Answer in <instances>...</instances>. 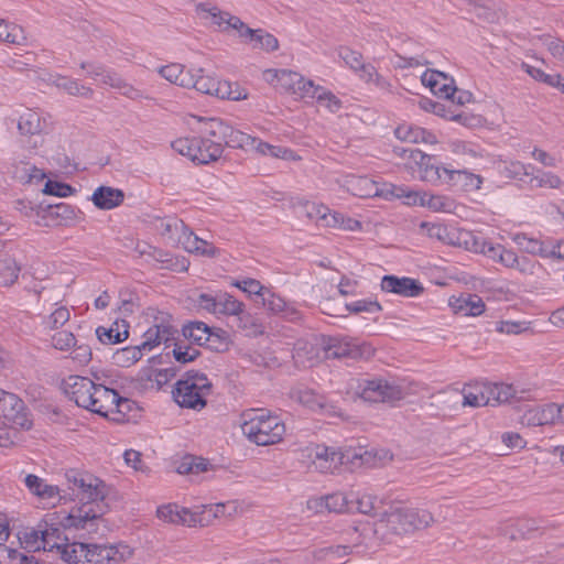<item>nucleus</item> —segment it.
<instances>
[{"label": "nucleus", "mask_w": 564, "mask_h": 564, "mask_svg": "<svg viewBox=\"0 0 564 564\" xmlns=\"http://www.w3.org/2000/svg\"><path fill=\"white\" fill-rule=\"evenodd\" d=\"M200 133L202 137L178 138L171 147L193 162L208 164L221 156L225 147L245 149L256 141L253 137L234 129L219 118L204 120Z\"/></svg>", "instance_id": "obj_1"}, {"label": "nucleus", "mask_w": 564, "mask_h": 564, "mask_svg": "<svg viewBox=\"0 0 564 564\" xmlns=\"http://www.w3.org/2000/svg\"><path fill=\"white\" fill-rule=\"evenodd\" d=\"M132 554L133 550L124 544L73 542L64 550L67 564H120L129 560Z\"/></svg>", "instance_id": "obj_2"}, {"label": "nucleus", "mask_w": 564, "mask_h": 564, "mask_svg": "<svg viewBox=\"0 0 564 564\" xmlns=\"http://www.w3.org/2000/svg\"><path fill=\"white\" fill-rule=\"evenodd\" d=\"M242 433L259 446L280 443L285 434V424L275 415L250 410L242 415Z\"/></svg>", "instance_id": "obj_3"}, {"label": "nucleus", "mask_w": 564, "mask_h": 564, "mask_svg": "<svg viewBox=\"0 0 564 564\" xmlns=\"http://www.w3.org/2000/svg\"><path fill=\"white\" fill-rule=\"evenodd\" d=\"M213 392V384L203 372L189 370L175 383L173 398L175 402L187 409L200 411L207 404V397Z\"/></svg>", "instance_id": "obj_4"}, {"label": "nucleus", "mask_w": 564, "mask_h": 564, "mask_svg": "<svg viewBox=\"0 0 564 564\" xmlns=\"http://www.w3.org/2000/svg\"><path fill=\"white\" fill-rule=\"evenodd\" d=\"M422 180L433 185H445L451 188L474 192L481 187L482 177L467 170L451 169L433 162L424 170Z\"/></svg>", "instance_id": "obj_5"}, {"label": "nucleus", "mask_w": 564, "mask_h": 564, "mask_svg": "<svg viewBox=\"0 0 564 564\" xmlns=\"http://www.w3.org/2000/svg\"><path fill=\"white\" fill-rule=\"evenodd\" d=\"M107 511L108 505L106 502H99L96 506L94 503H83L80 507L74 508L62 524L64 528L84 530L90 536H104L108 527L102 516Z\"/></svg>", "instance_id": "obj_6"}, {"label": "nucleus", "mask_w": 564, "mask_h": 564, "mask_svg": "<svg viewBox=\"0 0 564 564\" xmlns=\"http://www.w3.org/2000/svg\"><path fill=\"white\" fill-rule=\"evenodd\" d=\"M68 488L73 495L83 503L96 506L105 502L109 488L104 480L90 473L70 469L65 474Z\"/></svg>", "instance_id": "obj_7"}, {"label": "nucleus", "mask_w": 564, "mask_h": 564, "mask_svg": "<svg viewBox=\"0 0 564 564\" xmlns=\"http://www.w3.org/2000/svg\"><path fill=\"white\" fill-rule=\"evenodd\" d=\"M323 349L326 359H341L345 361L369 359L375 352L369 344L338 337H329L325 340Z\"/></svg>", "instance_id": "obj_8"}, {"label": "nucleus", "mask_w": 564, "mask_h": 564, "mask_svg": "<svg viewBox=\"0 0 564 564\" xmlns=\"http://www.w3.org/2000/svg\"><path fill=\"white\" fill-rule=\"evenodd\" d=\"M355 394L367 402H393L404 397L401 387L383 379L358 381Z\"/></svg>", "instance_id": "obj_9"}, {"label": "nucleus", "mask_w": 564, "mask_h": 564, "mask_svg": "<svg viewBox=\"0 0 564 564\" xmlns=\"http://www.w3.org/2000/svg\"><path fill=\"white\" fill-rule=\"evenodd\" d=\"M0 417L19 429L30 430L32 426L24 402L10 392L0 391Z\"/></svg>", "instance_id": "obj_10"}, {"label": "nucleus", "mask_w": 564, "mask_h": 564, "mask_svg": "<svg viewBox=\"0 0 564 564\" xmlns=\"http://www.w3.org/2000/svg\"><path fill=\"white\" fill-rule=\"evenodd\" d=\"M34 154L29 153L26 150H23L21 153H14L8 167L12 178L22 184H37L46 177L44 171L30 161Z\"/></svg>", "instance_id": "obj_11"}, {"label": "nucleus", "mask_w": 564, "mask_h": 564, "mask_svg": "<svg viewBox=\"0 0 564 564\" xmlns=\"http://www.w3.org/2000/svg\"><path fill=\"white\" fill-rule=\"evenodd\" d=\"M18 129L21 135L24 137L21 140L22 150L36 153L44 143V138L41 134L42 121L40 115L31 110L26 111L20 117Z\"/></svg>", "instance_id": "obj_12"}, {"label": "nucleus", "mask_w": 564, "mask_h": 564, "mask_svg": "<svg viewBox=\"0 0 564 564\" xmlns=\"http://www.w3.org/2000/svg\"><path fill=\"white\" fill-rule=\"evenodd\" d=\"M406 517L403 506H389L379 514L376 522V532H382L390 535L409 534Z\"/></svg>", "instance_id": "obj_13"}, {"label": "nucleus", "mask_w": 564, "mask_h": 564, "mask_svg": "<svg viewBox=\"0 0 564 564\" xmlns=\"http://www.w3.org/2000/svg\"><path fill=\"white\" fill-rule=\"evenodd\" d=\"M350 184L352 194L359 197L380 196L384 198H400L404 195V188L401 186L384 184L382 188H379L375 182L367 177H358L351 181Z\"/></svg>", "instance_id": "obj_14"}, {"label": "nucleus", "mask_w": 564, "mask_h": 564, "mask_svg": "<svg viewBox=\"0 0 564 564\" xmlns=\"http://www.w3.org/2000/svg\"><path fill=\"white\" fill-rule=\"evenodd\" d=\"M274 77L282 90L300 97H310L315 86L312 80H306L301 74L289 69L275 70Z\"/></svg>", "instance_id": "obj_15"}, {"label": "nucleus", "mask_w": 564, "mask_h": 564, "mask_svg": "<svg viewBox=\"0 0 564 564\" xmlns=\"http://www.w3.org/2000/svg\"><path fill=\"white\" fill-rule=\"evenodd\" d=\"M95 382L87 377L69 376L62 381V389L65 394L73 400L78 406L85 409L86 404H91L89 400L90 390L94 389Z\"/></svg>", "instance_id": "obj_16"}, {"label": "nucleus", "mask_w": 564, "mask_h": 564, "mask_svg": "<svg viewBox=\"0 0 564 564\" xmlns=\"http://www.w3.org/2000/svg\"><path fill=\"white\" fill-rule=\"evenodd\" d=\"M381 289L384 292L395 293L405 297L419 296L424 291V288L417 280L395 275H384L381 280Z\"/></svg>", "instance_id": "obj_17"}, {"label": "nucleus", "mask_w": 564, "mask_h": 564, "mask_svg": "<svg viewBox=\"0 0 564 564\" xmlns=\"http://www.w3.org/2000/svg\"><path fill=\"white\" fill-rule=\"evenodd\" d=\"M345 455L334 447L316 445L312 464L321 473H334L344 464Z\"/></svg>", "instance_id": "obj_18"}, {"label": "nucleus", "mask_w": 564, "mask_h": 564, "mask_svg": "<svg viewBox=\"0 0 564 564\" xmlns=\"http://www.w3.org/2000/svg\"><path fill=\"white\" fill-rule=\"evenodd\" d=\"M422 84L430 87L431 91L441 97L449 98L454 96L456 87L453 86L454 80L446 74L435 69H427L421 77Z\"/></svg>", "instance_id": "obj_19"}, {"label": "nucleus", "mask_w": 564, "mask_h": 564, "mask_svg": "<svg viewBox=\"0 0 564 564\" xmlns=\"http://www.w3.org/2000/svg\"><path fill=\"white\" fill-rule=\"evenodd\" d=\"M91 404H86L85 409L100 416L109 417V410L115 400V390L102 384H94V389L89 392Z\"/></svg>", "instance_id": "obj_20"}, {"label": "nucleus", "mask_w": 564, "mask_h": 564, "mask_svg": "<svg viewBox=\"0 0 564 564\" xmlns=\"http://www.w3.org/2000/svg\"><path fill=\"white\" fill-rule=\"evenodd\" d=\"M449 306L454 313L463 316H478L485 312V303L476 294H462L449 300Z\"/></svg>", "instance_id": "obj_21"}, {"label": "nucleus", "mask_w": 564, "mask_h": 564, "mask_svg": "<svg viewBox=\"0 0 564 564\" xmlns=\"http://www.w3.org/2000/svg\"><path fill=\"white\" fill-rule=\"evenodd\" d=\"M123 199L124 193L119 188L110 186H99L91 196L94 205L102 210H109L120 206Z\"/></svg>", "instance_id": "obj_22"}, {"label": "nucleus", "mask_w": 564, "mask_h": 564, "mask_svg": "<svg viewBox=\"0 0 564 564\" xmlns=\"http://www.w3.org/2000/svg\"><path fill=\"white\" fill-rule=\"evenodd\" d=\"M67 538L63 536V530L57 527H46L41 530V544L44 551H56L61 558L65 562L64 550L72 545L67 542Z\"/></svg>", "instance_id": "obj_23"}, {"label": "nucleus", "mask_w": 564, "mask_h": 564, "mask_svg": "<svg viewBox=\"0 0 564 564\" xmlns=\"http://www.w3.org/2000/svg\"><path fill=\"white\" fill-rule=\"evenodd\" d=\"M521 424L527 426L553 425L554 410L552 403L528 409L521 416Z\"/></svg>", "instance_id": "obj_24"}, {"label": "nucleus", "mask_w": 564, "mask_h": 564, "mask_svg": "<svg viewBox=\"0 0 564 564\" xmlns=\"http://www.w3.org/2000/svg\"><path fill=\"white\" fill-rule=\"evenodd\" d=\"M394 134L399 140L409 143H436V137L433 133L413 124H400L394 130Z\"/></svg>", "instance_id": "obj_25"}, {"label": "nucleus", "mask_w": 564, "mask_h": 564, "mask_svg": "<svg viewBox=\"0 0 564 564\" xmlns=\"http://www.w3.org/2000/svg\"><path fill=\"white\" fill-rule=\"evenodd\" d=\"M402 197L406 199L405 203L408 205H416L419 203L422 206L426 205L429 208L435 212H447L452 206V203L448 198L440 195L424 194L420 196L415 192H406L404 189V195Z\"/></svg>", "instance_id": "obj_26"}, {"label": "nucleus", "mask_w": 564, "mask_h": 564, "mask_svg": "<svg viewBox=\"0 0 564 564\" xmlns=\"http://www.w3.org/2000/svg\"><path fill=\"white\" fill-rule=\"evenodd\" d=\"M463 406L479 408L491 401L490 389L487 384H468L463 391Z\"/></svg>", "instance_id": "obj_27"}, {"label": "nucleus", "mask_w": 564, "mask_h": 564, "mask_svg": "<svg viewBox=\"0 0 564 564\" xmlns=\"http://www.w3.org/2000/svg\"><path fill=\"white\" fill-rule=\"evenodd\" d=\"M96 336L102 344H117L126 340L129 336L126 321H116L110 327L99 326L96 328Z\"/></svg>", "instance_id": "obj_28"}, {"label": "nucleus", "mask_w": 564, "mask_h": 564, "mask_svg": "<svg viewBox=\"0 0 564 564\" xmlns=\"http://www.w3.org/2000/svg\"><path fill=\"white\" fill-rule=\"evenodd\" d=\"M176 332L177 330L174 329L171 325L155 324L153 327L149 328L145 332V339L141 343V347L151 350L153 347L158 346L162 341L167 343L170 340H173Z\"/></svg>", "instance_id": "obj_29"}, {"label": "nucleus", "mask_w": 564, "mask_h": 564, "mask_svg": "<svg viewBox=\"0 0 564 564\" xmlns=\"http://www.w3.org/2000/svg\"><path fill=\"white\" fill-rule=\"evenodd\" d=\"M239 36L242 39H249L250 42H254L256 48H261L267 52H273L279 48L278 39L274 35L267 33L261 29L253 30L245 25Z\"/></svg>", "instance_id": "obj_30"}, {"label": "nucleus", "mask_w": 564, "mask_h": 564, "mask_svg": "<svg viewBox=\"0 0 564 564\" xmlns=\"http://www.w3.org/2000/svg\"><path fill=\"white\" fill-rule=\"evenodd\" d=\"M138 411L139 408L133 400L120 397L115 390V400L109 410V417L117 422H124L129 421L133 416V413Z\"/></svg>", "instance_id": "obj_31"}, {"label": "nucleus", "mask_w": 564, "mask_h": 564, "mask_svg": "<svg viewBox=\"0 0 564 564\" xmlns=\"http://www.w3.org/2000/svg\"><path fill=\"white\" fill-rule=\"evenodd\" d=\"M197 9L207 12L214 24H217L218 26L226 24L227 29H234L238 31L239 34L242 32L246 25L238 17L231 15L229 12L221 11L216 7L206 8L205 4L200 3L198 4Z\"/></svg>", "instance_id": "obj_32"}, {"label": "nucleus", "mask_w": 564, "mask_h": 564, "mask_svg": "<svg viewBox=\"0 0 564 564\" xmlns=\"http://www.w3.org/2000/svg\"><path fill=\"white\" fill-rule=\"evenodd\" d=\"M420 228L425 230L430 238L436 239L445 245L455 246V243H459V241L456 240L458 231L443 224L423 221Z\"/></svg>", "instance_id": "obj_33"}, {"label": "nucleus", "mask_w": 564, "mask_h": 564, "mask_svg": "<svg viewBox=\"0 0 564 564\" xmlns=\"http://www.w3.org/2000/svg\"><path fill=\"white\" fill-rule=\"evenodd\" d=\"M409 534L423 530L434 522L433 514L425 509L404 507Z\"/></svg>", "instance_id": "obj_34"}, {"label": "nucleus", "mask_w": 564, "mask_h": 564, "mask_svg": "<svg viewBox=\"0 0 564 564\" xmlns=\"http://www.w3.org/2000/svg\"><path fill=\"white\" fill-rule=\"evenodd\" d=\"M160 75L169 80L172 84L178 85L184 88H189L192 84L191 82V73L189 70H185L184 66L177 63H172L170 65L162 66L159 69Z\"/></svg>", "instance_id": "obj_35"}, {"label": "nucleus", "mask_w": 564, "mask_h": 564, "mask_svg": "<svg viewBox=\"0 0 564 564\" xmlns=\"http://www.w3.org/2000/svg\"><path fill=\"white\" fill-rule=\"evenodd\" d=\"M291 397L299 403L313 411L326 410L328 408L326 398L324 395L317 394L307 388L293 390L291 392Z\"/></svg>", "instance_id": "obj_36"}, {"label": "nucleus", "mask_w": 564, "mask_h": 564, "mask_svg": "<svg viewBox=\"0 0 564 564\" xmlns=\"http://www.w3.org/2000/svg\"><path fill=\"white\" fill-rule=\"evenodd\" d=\"M183 335L199 346L214 340L213 330L203 322H191L184 325Z\"/></svg>", "instance_id": "obj_37"}, {"label": "nucleus", "mask_w": 564, "mask_h": 564, "mask_svg": "<svg viewBox=\"0 0 564 564\" xmlns=\"http://www.w3.org/2000/svg\"><path fill=\"white\" fill-rule=\"evenodd\" d=\"M460 9L482 22H494L496 19L495 10L479 0H460Z\"/></svg>", "instance_id": "obj_38"}, {"label": "nucleus", "mask_w": 564, "mask_h": 564, "mask_svg": "<svg viewBox=\"0 0 564 564\" xmlns=\"http://www.w3.org/2000/svg\"><path fill=\"white\" fill-rule=\"evenodd\" d=\"M393 152L395 155L409 160L411 163L416 165L420 170L421 176L424 174L425 167L433 164V158L423 153L419 149L394 147Z\"/></svg>", "instance_id": "obj_39"}, {"label": "nucleus", "mask_w": 564, "mask_h": 564, "mask_svg": "<svg viewBox=\"0 0 564 564\" xmlns=\"http://www.w3.org/2000/svg\"><path fill=\"white\" fill-rule=\"evenodd\" d=\"M52 83L57 88L65 90L70 96L91 98L94 95V90L90 87L82 85L78 83V80L69 77L58 75L52 80Z\"/></svg>", "instance_id": "obj_40"}, {"label": "nucleus", "mask_w": 564, "mask_h": 564, "mask_svg": "<svg viewBox=\"0 0 564 564\" xmlns=\"http://www.w3.org/2000/svg\"><path fill=\"white\" fill-rule=\"evenodd\" d=\"M512 240L522 251L530 254L546 257L549 253H554V251H549L545 242L528 237L525 234H516Z\"/></svg>", "instance_id": "obj_41"}, {"label": "nucleus", "mask_w": 564, "mask_h": 564, "mask_svg": "<svg viewBox=\"0 0 564 564\" xmlns=\"http://www.w3.org/2000/svg\"><path fill=\"white\" fill-rule=\"evenodd\" d=\"M25 485L32 494L42 499H53L59 495L57 486L44 484L40 477L32 474L25 477Z\"/></svg>", "instance_id": "obj_42"}, {"label": "nucleus", "mask_w": 564, "mask_h": 564, "mask_svg": "<svg viewBox=\"0 0 564 564\" xmlns=\"http://www.w3.org/2000/svg\"><path fill=\"white\" fill-rule=\"evenodd\" d=\"M209 462L202 457L185 455L176 466V471L181 475L195 474L198 475L208 470Z\"/></svg>", "instance_id": "obj_43"}, {"label": "nucleus", "mask_w": 564, "mask_h": 564, "mask_svg": "<svg viewBox=\"0 0 564 564\" xmlns=\"http://www.w3.org/2000/svg\"><path fill=\"white\" fill-rule=\"evenodd\" d=\"M213 96L220 99L242 100L248 97V94L246 89L241 88L238 84H232L227 80H217Z\"/></svg>", "instance_id": "obj_44"}, {"label": "nucleus", "mask_w": 564, "mask_h": 564, "mask_svg": "<svg viewBox=\"0 0 564 564\" xmlns=\"http://www.w3.org/2000/svg\"><path fill=\"white\" fill-rule=\"evenodd\" d=\"M310 97L315 98L321 106L327 108L330 112L339 111L343 106L337 96L319 86H314Z\"/></svg>", "instance_id": "obj_45"}, {"label": "nucleus", "mask_w": 564, "mask_h": 564, "mask_svg": "<svg viewBox=\"0 0 564 564\" xmlns=\"http://www.w3.org/2000/svg\"><path fill=\"white\" fill-rule=\"evenodd\" d=\"M0 40L18 45L26 43L23 29L17 24H9L4 20H0Z\"/></svg>", "instance_id": "obj_46"}, {"label": "nucleus", "mask_w": 564, "mask_h": 564, "mask_svg": "<svg viewBox=\"0 0 564 564\" xmlns=\"http://www.w3.org/2000/svg\"><path fill=\"white\" fill-rule=\"evenodd\" d=\"M531 165H524L519 161H503L499 164L500 174L510 180H522L523 176L530 175Z\"/></svg>", "instance_id": "obj_47"}, {"label": "nucleus", "mask_w": 564, "mask_h": 564, "mask_svg": "<svg viewBox=\"0 0 564 564\" xmlns=\"http://www.w3.org/2000/svg\"><path fill=\"white\" fill-rule=\"evenodd\" d=\"M456 240L459 243H455V246L464 247L466 250L476 253H484L486 246H488V241L476 237L469 231H458Z\"/></svg>", "instance_id": "obj_48"}, {"label": "nucleus", "mask_w": 564, "mask_h": 564, "mask_svg": "<svg viewBox=\"0 0 564 564\" xmlns=\"http://www.w3.org/2000/svg\"><path fill=\"white\" fill-rule=\"evenodd\" d=\"M21 268L12 258H7L0 263V282L4 286H11L19 278Z\"/></svg>", "instance_id": "obj_49"}, {"label": "nucleus", "mask_w": 564, "mask_h": 564, "mask_svg": "<svg viewBox=\"0 0 564 564\" xmlns=\"http://www.w3.org/2000/svg\"><path fill=\"white\" fill-rule=\"evenodd\" d=\"M376 498L371 495L357 496L350 494V512H359L364 514H375Z\"/></svg>", "instance_id": "obj_50"}, {"label": "nucleus", "mask_w": 564, "mask_h": 564, "mask_svg": "<svg viewBox=\"0 0 564 564\" xmlns=\"http://www.w3.org/2000/svg\"><path fill=\"white\" fill-rule=\"evenodd\" d=\"M243 311V304L234 296L223 293L218 294L217 314L239 315Z\"/></svg>", "instance_id": "obj_51"}, {"label": "nucleus", "mask_w": 564, "mask_h": 564, "mask_svg": "<svg viewBox=\"0 0 564 564\" xmlns=\"http://www.w3.org/2000/svg\"><path fill=\"white\" fill-rule=\"evenodd\" d=\"M326 511L350 512V494L334 492L325 496Z\"/></svg>", "instance_id": "obj_52"}, {"label": "nucleus", "mask_w": 564, "mask_h": 564, "mask_svg": "<svg viewBox=\"0 0 564 564\" xmlns=\"http://www.w3.org/2000/svg\"><path fill=\"white\" fill-rule=\"evenodd\" d=\"M197 73L198 74L191 73V82L193 85H191L189 88H195L199 93L213 96L217 80L214 77L203 75L202 68H199Z\"/></svg>", "instance_id": "obj_53"}, {"label": "nucleus", "mask_w": 564, "mask_h": 564, "mask_svg": "<svg viewBox=\"0 0 564 564\" xmlns=\"http://www.w3.org/2000/svg\"><path fill=\"white\" fill-rule=\"evenodd\" d=\"M147 348L141 347V344L134 347H126L119 351H117L115 358L117 364L127 367L133 365L142 357V350Z\"/></svg>", "instance_id": "obj_54"}, {"label": "nucleus", "mask_w": 564, "mask_h": 564, "mask_svg": "<svg viewBox=\"0 0 564 564\" xmlns=\"http://www.w3.org/2000/svg\"><path fill=\"white\" fill-rule=\"evenodd\" d=\"M293 360L295 365L301 367H310L312 366L313 360V346L308 345L307 343L299 341L296 343L294 350H293Z\"/></svg>", "instance_id": "obj_55"}, {"label": "nucleus", "mask_w": 564, "mask_h": 564, "mask_svg": "<svg viewBox=\"0 0 564 564\" xmlns=\"http://www.w3.org/2000/svg\"><path fill=\"white\" fill-rule=\"evenodd\" d=\"M180 524L188 527H205L209 524V518L205 517L204 511L194 512L187 508L181 507Z\"/></svg>", "instance_id": "obj_56"}, {"label": "nucleus", "mask_w": 564, "mask_h": 564, "mask_svg": "<svg viewBox=\"0 0 564 564\" xmlns=\"http://www.w3.org/2000/svg\"><path fill=\"white\" fill-rule=\"evenodd\" d=\"M345 310L351 314L360 313H378L382 310L381 305L377 301L371 300H359L354 303L345 305Z\"/></svg>", "instance_id": "obj_57"}, {"label": "nucleus", "mask_w": 564, "mask_h": 564, "mask_svg": "<svg viewBox=\"0 0 564 564\" xmlns=\"http://www.w3.org/2000/svg\"><path fill=\"white\" fill-rule=\"evenodd\" d=\"M263 306L273 314H281L283 310H285L286 302L271 293L268 289L264 291L263 295H261Z\"/></svg>", "instance_id": "obj_58"}, {"label": "nucleus", "mask_w": 564, "mask_h": 564, "mask_svg": "<svg viewBox=\"0 0 564 564\" xmlns=\"http://www.w3.org/2000/svg\"><path fill=\"white\" fill-rule=\"evenodd\" d=\"M77 339L73 333L67 330H62L53 335L52 345L54 348L58 350H68L76 346Z\"/></svg>", "instance_id": "obj_59"}, {"label": "nucleus", "mask_w": 564, "mask_h": 564, "mask_svg": "<svg viewBox=\"0 0 564 564\" xmlns=\"http://www.w3.org/2000/svg\"><path fill=\"white\" fill-rule=\"evenodd\" d=\"M73 192H74V188L70 185H68L66 183H62V182L52 181V180L46 181L44 188H43L44 194L54 195L57 197H67V196L72 195Z\"/></svg>", "instance_id": "obj_60"}, {"label": "nucleus", "mask_w": 564, "mask_h": 564, "mask_svg": "<svg viewBox=\"0 0 564 564\" xmlns=\"http://www.w3.org/2000/svg\"><path fill=\"white\" fill-rule=\"evenodd\" d=\"M180 512L181 507L175 503H169L166 506H162L158 508L156 516L159 519L173 523V524H180Z\"/></svg>", "instance_id": "obj_61"}, {"label": "nucleus", "mask_w": 564, "mask_h": 564, "mask_svg": "<svg viewBox=\"0 0 564 564\" xmlns=\"http://www.w3.org/2000/svg\"><path fill=\"white\" fill-rule=\"evenodd\" d=\"M491 400L498 403L508 402L514 394V389L510 384L489 386Z\"/></svg>", "instance_id": "obj_62"}, {"label": "nucleus", "mask_w": 564, "mask_h": 564, "mask_svg": "<svg viewBox=\"0 0 564 564\" xmlns=\"http://www.w3.org/2000/svg\"><path fill=\"white\" fill-rule=\"evenodd\" d=\"M541 41L554 57L564 62V41L550 35L542 36Z\"/></svg>", "instance_id": "obj_63"}, {"label": "nucleus", "mask_w": 564, "mask_h": 564, "mask_svg": "<svg viewBox=\"0 0 564 564\" xmlns=\"http://www.w3.org/2000/svg\"><path fill=\"white\" fill-rule=\"evenodd\" d=\"M178 241L182 243L184 249L191 253H196V251L199 249L198 245L200 243V238L197 237L187 227L178 237Z\"/></svg>", "instance_id": "obj_64"}]
</instances>
